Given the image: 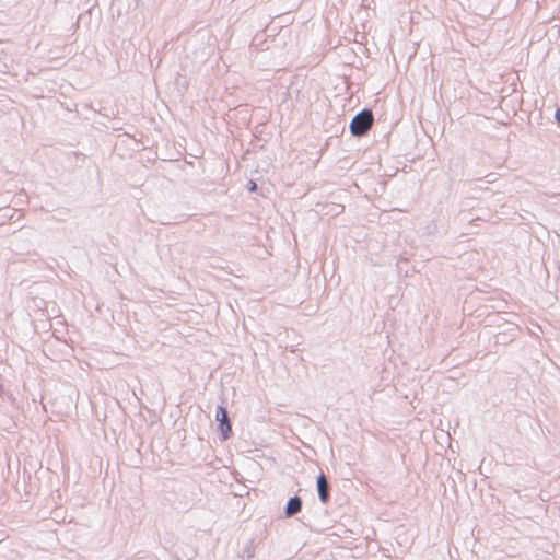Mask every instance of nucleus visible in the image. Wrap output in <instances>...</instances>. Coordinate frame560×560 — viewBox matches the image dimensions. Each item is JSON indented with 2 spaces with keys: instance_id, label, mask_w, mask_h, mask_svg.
<instances>
[{
  "instance_id": "nucleus-1",
  "label": "nucleus",
  "mask_w": 560,
  "mask_h": 560,
  "mask_svg": "<svg viewBox=\"0 0 560 560\" xmlns=\"http://www.w3.org/2000/svg\"><path fill=\"white\" fill-rule=\"evenodd\" d=\"M374 122V115L372 109L363 108L358 114L353 116L350 121L349 128L350 132L354 137L365 136L369 130L372 128Z\"/></svg>"
},
{
  "instance_id": "nucleus-2",
  "label": "nucleus",
  "mask_w": 560,
  "mask_h": 560,
  "mask_svg": "<svg viewBox=\"0 0 560 560\" xmlns=\"http://www.w3.org/2000/svg\"><path fill=\"white\" fill-rule=\"evenodd\" d=\"M215 420L218 421V428L221 432L222 440H228L232 434V424L229 412L224 406L220 405L217 407Z\"/></svg>"
},
{
  "instance_id": "nucleus-3",
  "label": "nucleus",
  "mask_w": 560,
  "mask_h": 560,
  "mask_svg": "<svg viewBox=\"0 0 560 560\" xmlns=\"http://www.w3.org/2000/svg\"><path fill=\"white\" fill-rule=\"evenodd\" d=\"M316 488L319 501L324 504L330 500V485L324 472H320L316 478Z\"/></svg>"
},
{
  "instance_id": "nucleus-4",
  "label": "nucleus",
  "mask_w": 560,
  "mask_h": 560,
  "mask_svg": "<svg viewBox=\"0 0 560 560\" xmlns=\"http://www.w3.org/2000/svg\"><path fill=\"white\" fill-rule=\"evenodd\" d=\"M302 506H303V501L299 495H293V497L289 498V500L287 501V504L284 506L285 517L289 518V517L295 516L298 513L301 512Z\"/></svg>"
},
{
  "instance_id": "nucleus-5",
  "label": "nucleus",
  "mask_w": 560,
  "mask_h": 560,
  "mask_svg": "<svg viewBox=\"0 0 560 560\" xmlns=\"http://www.w3.org/2000/svg\"><path fill=\"white\" fill-rule=\"evenodd\" d=\"M257 184L254 180H249L247 184V189L249 191H256L257 190Z\"/></svg>"
},
{
  "instance_id": "nucleus-6",
  "label": "nucleus",
  "mask_w": 560,
  "mask_h": 560,
  "mask_svg": "<svg viewBox=\"0 0 560 560\" xmlns=\"http://www.w3.org/2000/svg\"><path fill=\"white\" fill-rule=\"evenodd\" d=\"M555 118H556L558 125H560V107L556 109Z\"/></svg>"
}]
</instances>
